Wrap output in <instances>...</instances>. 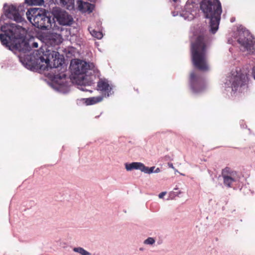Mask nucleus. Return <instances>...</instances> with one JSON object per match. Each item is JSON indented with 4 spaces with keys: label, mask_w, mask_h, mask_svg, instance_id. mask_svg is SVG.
Segmentation results:
<instances>
[{
    "label": "nucleus",
    "mask_w": 255,
    "mask_h": 255,
    "mask_svg": "<svg viewBox=\"0 0 255 255\" xmlns=\"http://www.w3.org/2000/svg\"><path fill=\"white\" fill-rule=\"evenodd\" d=\"M200 8L206 18H210L211 32L214 34L219 28L222 13L221 4L219 0H203Z\"/></svg>",
    "instance_id": "obj_3"
},
{
    "label": "nucleus",
    "mask_w": 255,
    "mask_h": 255,
    "mask_svg": "<svg viewBox=\"0 0 255 255\" xmlns=\"http://www.w3.org/2000/svg\"><path fill=\"white\" fill-rule=\"evenodd\" d=\"M251 75L255 80V66H254L252 69Z\"/></svg>",
    "instance_id": "obj_25"
},
{
    "label": "nucleus",
    "mask_w": 255,
    "mask_h": 255,
    "mask_svg": "<svg viewBox=\"0 0 255 255\" xmlns=\"http://www.w3.org/2000/svg\"><path fill=\"white\" fill-rule=\"evenodd\" d=\"M166 194V192H162L158 195V197L159 198H162L164 195Z\"/></svg>",
    "instance_id": "obj_26"
},
{
    "label": "nucleus",
    "mask_w": 255,
    "mask_h": 255,
    "mask_svg": "<svg viewBox=\"0 0 255 255\" xmlns=\"http://www.w3.org/2000/svg\"><path fill=\"white\" fill-rule=\"evenodd\" d=\"M28 20L36 27L48 29L52 26V12L39 8H31L26 13Z\"/></svg>",
    "instance_id": "obj_4"
},
{
    "label": "nucleus",
    "mask_w": 255,
    "mask_h": 255,
    "mask_svg": "<svg viewBox=\"0 0 255 255\" xmlns=\"http://www.w3.org/2000/svg\"><path fill=\"white\" fill-rule=\"evenodd\" d=\"M222 176L224 185L228 188L232 187L233 184L238 180L237 172L229 167H226L222 170Z\"/></svg>",
    "instance_id": "obj_7"
},
{
    "label": "nucleus",
    "mask_w": 255,
    "mask_h": 255,
    "mask_svg": "<svg viewBox=\"0 0 255 255\" xmlns=\"http://www.w3.org/2000/svg\"><path fill=\"white\" fill-rule=\"evenodd\" d=\"M6 16L10 19H13L16 22H20L22 20V17L20 15L18 11L14 5H10L6 10L5 13Z\"/></svg>",
    "instance_id": "obj_14"
},
{
    "label": "nucleus",
    "mask_w": 255,
    "mask_h": 255,
    "mask_svg": "<svg viewBox=\"0 0 255 255\" xmlns=\"http://www.w3.org/2000/svg\"><path fill=\"white\" fill-rule=\"evenodd\" d=\"M168 166L169 167L171 168L172 169H174V167L173 166V165L172 163H168Z\"/></svg>",
    "instance_id": "obj_29"
},
{
    "label": "nucleus",
    "mask_w": 255,
    "mask_h": 255,
    "mask_svg": "<svg viewBox=\"0 0 255 255\" xmlns=\"http://www.w3.org/2000/svg\"><path fill=\"white\" fill-rule=\"evenodd\" d=\"M238 42L248 51L253 52L255 50V42L251 38L248 30L238 29L237 31Z\"/></svg>",
    "instance_id": "obj_5"
},
{
    "label": "nucleus",
    "mask_w": 255,
    "mask_h": 255,
    "mask_svg": "<svg viewBox=\"0 0 255 255\" xmlns=\"http://www.w3.org/2000/svg\"><path fill=\"white\" fill-rule=\"evenodd\" d=\"M174 190H178V189L175 188H174Z\"/></svg>",
    "instance_id": "obj_34"
},
{
    "label": "nucleus",
    "mask_w": 255,
    "mask_h": 255,
    "mask_svg": "<svg viewBox=\"0 0 255 255\" xmlns=\"http://www.w3.org/2000/svg\"><path fill=\"white\" fill-rule=\"evenodd\" d=\"M160 171V169L159 168H156L155 170H154V173H158Z\"/></svg>",
    "instance_id": "obj_30"
},
{
    "label": "nucleus",
    "mask_w": 255,
    "mask_h": 255,
    "mask_svg": "<svg viewBox=\"0 0 255 255\" xmlns=\"http://www.w3.org/2000/svg\"><path fill=\"white\" fill-rule=\"evenodd\" d=\"M173 169L174 170L175 172H178L177 170V169H176L175 168H174V169Z\"/></svg>",
    "instance_id": "obj_32"
},
{
    "label": "nucleus",
    "mask_w": 255,
    "mask_h": 255,
    "mask_svg": "<svg viewBox=\"0 0 255 255\" xmlns=\"http://www.w3.org/2000/svg\"><path fill=\"white\" fill-rule=\"evenodd\" d=\"M58 64L57 66H56V65H55V64H54V66H53V67L57 68V67H58Z\"/></svg>",
    "instance_id": "obj_31"
},
{
    "label": "nucleus",
    "mask_w": 255,
    "mask_h": 255,
    "mask_svg": "<svg viewBox=\"0 0 255 255\" xmlns=\"http://www.w3.org/2000/svg\"><path fill=\"white\" fill-rule=\"evenodd\" d=\"M192 7H193V4H188V3H187L185 6V9H186V13H185V14H187V12H189L190 13V14L191 15L190 16V15H188V17L190 18V19H192L193 18V17H194V13H192V11H188L187 10L188 9H190L191 8H192ZM194 13H195L194 11H193Z\"/></svg>",
    "instance_id": "obj_19"
},
{
    "label": "nucleus",
    "mask_w": 255,
    "mask_h": 255,
    "mask_svg": "<svg viewBox=\"0 0 255 255\" xmlns=\"http://www.w3.org/2000/svg\"><path fill=\"white\" fill-rule=\"evenodd\" d=\"M180 193H181V192L180 191H177V192L172 191V192H170L169 196L171 198H173L174 197L178 196Z\"/></svg>",
    "instance_id": "obj_24"
},
{
    "label": "nucleus",
    "mask_w": 255,
    "mask_h": 255,
    "mask_svg": "<svg viewBox=\"0 0 255 255\" xmlns=\"http://www.w3.org/2000/svg\"><path fill=\"white\" fill-rule=\"evenodd\" d=\"M70 67L73 73L77 75L85 74L90 69L89 64L81 60H77L74 63L72 62Z\"/></svg>",
    "instance_id": "obj_11"
},
{
    "label": "nucleus",
    "mask_w": 255,
    "mask_h": 255,
    "mask_svg": "<svg viewBox=\"0 0 255 255\" xmlns=\"http://www.w3.org/2000/svg\"><path fill=\"white\" fill-rule=\"evenodd\" d=\"M47 42L52 46L59 45L62 43L63 39L61 35L56 33H48L46 36Z\"/></svg>",
    "instance_id": "obj_15"
},
{
    "label": "nucleus",
    "mask_w": 255,
    "mask_h": 255,
    "mask_svg": "<svg viewBox=\"0 0 255 255\" xmlns=\"http://www.w3.org/2000/svg\"><path fill=\"white\" fill-rule=\"evenodd\" d=\"M77 3L79 9L83 12L88 11L89 12H92L95 7V5L93 4L84 2L82 0H78Z\"/></svg>",
    "instance_id": "obj_16"
},
{
    "label": "nucleus",
    "mask_w": 255,
    "mask_h": 255,
    "mask_svg": "<svg viewBox=\"0 0 255 255\" xmlns=\"http://www.w3.org/2000/svg\"><path fill=\"white\" fill-rule=\"evenodd\" d=\"M97 88L105 97H109L114 93L112 87L106 80L100 79L97 83Z\"/></svg>",
    "instance_id": "obj_12"
},
{
    "label": "nucleus",
    "mask_w": 255,
    "mask_h": 255,
    "mask_svg": "<svg viewBox=\"0 0 255 255\" xmlns=\"http://www.w3.org/2000/svg\"><path fill=\"white\" fill-rule=\"evenodd\" d=\"M125 168L127 171H131L133 169L139 170L146 174L154 173L155 166L148 167L139 162H133L130 163H126Z\"/></svg>",
    "instance_id": "obj_9"
},
{
    "label": "nucleus",
    "mask_w": 255,
    "mask_h": 255,
    "mask_svg": "<svg viewBox=\"0 0 255 255\" xmlns=\"http://www.w3.org/2000/svg\"><path fill=\"white\" fill-rule=\"evenodd\" d=\"M28 3L31 5H42L44 1L43 0H27Z\"/></svg>",
    "instance_id": "obj_21"
},
{
    "label": "nucleus",
    "mask_w": 255,
    "mask_h": 255,
    "mask_svg": "<svg viewBox=\"0 0 255 255\" xmlns=\"http://www.w3.org/2000/svg\"><path fill=\"white\" fill-rule=\"evenodd\" d=\"M247 75L241 71H236V74H233L231 79V87L233 91L237 90L239 87H241L246 84Z\"/></svg>",
    "instance_id": "obj_10"
},
{
    "label": "nucleus",
    "mask_w": 255,
    "mask_h": 255,
    "mask_svg": "<svg viewBox=\"0 0 255 255\" xmlns=\"http://www.w3.org/2000/svg\"><path fill=\"white\" fill-rule=\"evenodd\" d=\"M244 121L241 122L240 123V126L242 128H245L247 127V126H246L245 127L244 126Z\"/></svg>",
    "instance_id": "obj_28"
},
{
    "label": "nucleus",
    "mask_w": 255,
    "mask_h": 255,
    "mask_svg": "<svg viewBox=\"0 0 255 255\" xmlns=\"http://www.w3.org/2000/svg\"><path fill=\"white\" fill-rule=\"evenodd\" d=\"M190 84L193 92L195 93L200 92L204 89L202 78L194 72L190 74Z\"/></svg>",
    "instance_id": "obj_8"
},
{
    "label": "nucleus",
    "mask_w": 255,
    "mask_h": 255,
    "mask_svg": "<svg viewBox=\"0 0 255 255\" xmlns=\"http://www.w3.org/2000/svg\"><path fill=\"white\" fill-rule=\"evenodd\" d=\"M32 47L33 48H37L38 47V44L36 42H33L32 44Z\"/></svg>",
    "instance_id": "obj_27"
},
{
    "label": "nucleus",
    "mask_w": 255,
    "mask_h": 255,
    "mask_svg": "<svg viewBox=\"0 0 255 255\" xmlns=\"http://www.w3.org/2000/svg\"><path fill=\"white\" fill-rule=\"evenodd\" d=\"M60 3L64 6H66L68 9L74 7V0H60Z\"/></svg>",
    "instance_id": "obj_17"
},
{
    "label": "nucleus",
    "mask_w": 255,
    "mask_h": 255,
    "mask_svg": "<svg viewBox=\"0 0 255 255\" xmlns=\"http://www.w3.org/2000/svg\"><path fill=\"white\" fill-rule=\"evenodd\" d=\"M101 100L102 98L100 97H93L87 99L86 100V103L87 105H93L101 101Z\"/></svg>",
    "instance_id": "obj_20"
},
{
    "label": "nucleus",
    "mask_w": 255,
    "mask_h": 255,
    "mask_svg": "<svg viewBox=\"0 0 255 255\" xmlns=\"http://www.w3.org/2000/svg\"><path fill=\"white\" fill-rule=\"evenodd\" d=\"M155 241L153 238L148 237L147 239L144 241L143 243L145 245H152L155 243Z\"/></svg>",
    "instance_id": "obj_23"
},
{
    "label": "nucleus",
    "mask_w": 255,
    "mask_h": 255,
    "mask_svg": "<svg viewBox=\"0 0 255 255\" xmlns=\"http://www.w3.org/2000/svg\"><path fill=\"white\" fill-rule=\"evenodd\" d=\"M73 251L75 253L80 254L81 255H91L90 253L87 251L82 247L74 248Z\"/></svg>",
    "instance_id": "obj_18"
},
{
    "label": "nucleus",
    "mask_w": 255,
    "mask_h": 255,
    "mask_svg": "<svg viewBox=\"0 0 255 255\" xmlns=\"http://www.w3.org/2000/svg\"><path fill=\"white\" fill-rule=\"evenodd\" d=\"M50 54H44L40 55L37 59V68L42 71L48 70L49 68L51 69L52 66L50 65Z\"/></svg>",
    "instance_id": "obj_13"
},
{
    "label": "nucleus",
    "mask_w": 255,
    "mask_h": 255,
    "mask_svg": "<svg viewBox=\"0 0 255 255\" xmlns=\"http://www.w3.org/2000/svg\"><path fill=\"white\" fill-rule=\"evenodd\" d=\"M174 2H176L178 0H172Z\"/></svg>",
    "instance_id": "obj_33"
},
{
    "label": "nucleus",
    "mask_w": 255,
    "mask_h": 255,
    "mask_svg": "<svg viewBox=\"0 0 255 255\" xmlns=\"http://www.w3.org/2000/svg\"><path fill=\"white\" fill-rule=\"evenodd\" d=\"M0 30L4 34H0V39L3 45L10 46L9 44L16 49L19 48V42L24 39L25 30L15 23H5L1 26Z\"/></svg>",
    "instance_id": "obj_2"
},
{
    "label": "nucleus",
    "mask_w": 255,
    "mask_h": 255,
    "mask_svg": "<svg viewBox=\"0 0 255 255\" xmlns=\"http://www.w3.org/2000/svg\"><path fill=\"white\" fill-rule=\"evenodd\" d=\"M52 23L54 26L55 25L56 20L63 25H69L72 24L73 18L68 13L59 8H54L52 11Z\"/></svg>",
    "instance_id": "obj_6"
},
{
    "label": "nucleus",
    "mask_w": 255,
    "mask_h": 255,
    "mask_svg": "<svg viewBox=\"0 0 255 255\" xmlns=\"http://www.w3.org/2000/svg\"><path fill=\"white\" fill-rule=\"evenodd\" d=\"M209 45V37L201 34L196 37L191 43V51L193 64L197 69L205 71L209 69L207 50Z\"/></svg>",
    "instance_id": "obj_1"
},
{
    "label": "nucleus",
    "mask_w": 255,
    "mask_h": 255,
    "mask_svg": "<svg viewBox=\"0 0 255 255\" xmlns=\"http://www.w3.org/2000/svg\"><path fill=\"white\" fill-rule=\"evenodd\" d=\"M91 35L97 39H101L103 37V33L102 32L97 31L95 30H93L90 32Z\"/></svg>",
    "instance_id": "obj_22"
}]
</instances>
